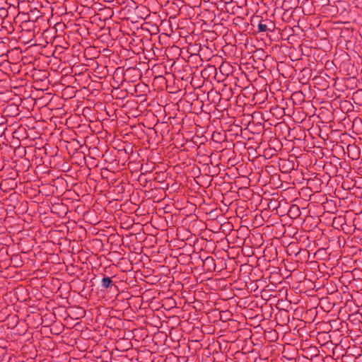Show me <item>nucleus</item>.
<instances>
[{
    "instance_id": "0eeeda50",
    "label": "nucleus",
    "mask_w": 362,
    "mask_h": 362,
    "mask_svg": "<svg viewBox=\"0 0 362 362\" xmlns=\"http://www.w3.org/2000/svg\"><path fill=\"white\" fill-rule=\"evenodd\" d=\"M358 251H359V252H362V243H361V247L359 248Z\"/></svg>"
},
{
    "instance_id": "f03ea898",
    "label": "nucleus",
    "mask_w": 362,
    "mask_h": 362,
    "mask_svg": "<svg viewBox=\"0 0 362 362\" xmlns=\"http://www.w3.org/2000/svg\"><path fill=\"white\" fill-rule=\"evenodd\" d=\"M114 286L112 278L105 276L101 281V287L105 289L111 288Z\"/></svg>"
},
{
    "instance_id": "39448f33",
    "label": "nucleus",
    "mask_w": 362,
    "mask_h": 362,
    "mask_svg": "<svg viewBox=\"0 0 362 362\" xmlns=\"http://www.w3.org/2000/svg\"><path fill=\"white\" fill-rule=\"evenodd\" d=\"M204 264H212L215 267L214 259L212 257H207L204 260Z\"/></svg>"
},
{
    "instance_id": "f257e3e1",
    "label": "nucleus",
    "mask_w": 362,
    "mask_h": 362,
    "mask_svg": "<svg viewBox=\"0 0 362 362\" xmlns=\"http://www.w3.org/2000/svg\"><path fill=\"white\" fill-rule=\"evenodd\" d=\"M275 29L274 23L268 20V19H262L259 21L257 25V32L258 33H265V32H274Z\"/></svg>"
},
{
    "instance_id": "423d86ee",
    "label": "nucleus",
    "mask_w": 362,
    "mask_h": 362,
    "mask_svg": "<svg viewBox=\"0 0 362 362\" xmlns=\"http://www.w3.org/2000/svg\"><path fill=\"white\" fill-rule=\"evenodd\" d=\"M208 70H211V71H216V68H215V66H209L206 69H205L204 70V71H208Z\"/></svg>"
},
{
    "instance_id": "7ed1b4c3",
    "label": "nucleus",
    "mask_w": 362,
    "mask_h": 362,
    "mask_svg": "<svg viewBox=\"0 0 362 362\" xmlns=\"http://www.w3.org/2000/svg\"><path fill=\"white\" fill-rule=\"evenodd\" d=\"M232 66L228 63H222L219 67V71L223 75H229Z\"/></svg>"
},
{
    "instance_id": "6e6552de",
    "label": "nucleus",
    "mask_w": 362,
    "mask_h": 362,
    "mask_svg": "<svg viewBox=\"0 0 362 362\" xmlns=\"http://www.w3.org/2000/svg\"><path fill=\"white\" fill-rule=\"evenodd\" d=\"M151 172V170H145V173Z\"/></svg>"
},
{
    "instance_id": "1a4fd4ad",
    "label": "nucleus",
    "mask_w": 362,
    "mask_h": 362,
    "mask_svg": "<svg viewBox=\"0 0 362 362\" xmlns=\"http://www.w3.org/2000/svg\"><path fill=\"white\" fill-rule=\"evenodd\" d=\"M141 170H144V166H143V165L141 166Z\"/></svg>"
},
{
    "instance_id": "20e7f679",
    "label": "nucleus",
    "mask_w": 362,
    "mask_h": 362,
    "mask_svg": "<svg viewBox=\"0 0 362 362\" xmlns=\"http://www.w3.org/2000/svg\"><path fill=\"white\" fill-rule=\"evenodd\" d=\"M288 213L297 217L300 215V211L298 206L293 204L290 206Z\"/></svg>"
}]
</instances>
